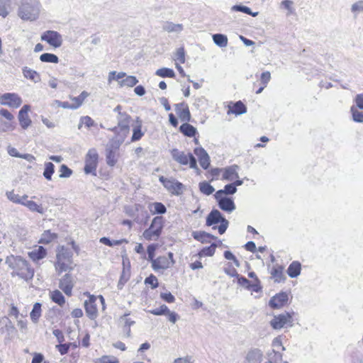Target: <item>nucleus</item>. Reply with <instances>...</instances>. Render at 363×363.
<instances>
[{"label":"nucleus","instance_id":"nucleus-1","mask_svg":"<svg viewBox=\"0 0 363 363\" xmlns=\"http://www.w3.org/2000/svg\"><path fill=\"white\" fill-rule=\"evenodd\" d=\"M6 263L13 269L12 277L18 276L25 281L31 280L34 276V269L28 262L20 256L10 255L6 257Z\"/></svg>","mask_w":363,"mask_h":363},{"label":"nucleus","instance_id":"nucleus-2","mask_svg":"<svg viewBox=\"0 0 363 363\" xmlns=\"http://www.w3.org/2000/svg\"><path fill=\"white\" fill-rule=\"evenodd\" d=\"M41 9L39 0H20L17 13L23 21H35L39 18Z\"/></svg>","mask_w":363,"mask_h":363},{"label":"nucleus","instance_id":"nucleus-3","mask_svg":"<svg viewBox=\"0 0 363 363\" xmlns=\"http://www.w3.org/2000/svg\"><path fill=\"white\" fill-rule=\"evenodd\" d=\"M163 227V218L156 216L152 219L150 226L143 232V237L146 240H157L162 233Z\"/></svg>","mask_w":363,"mask_h":363},{"label":"nucleus","instance_id":"nucleus-4","mask_svg":"<svg viewBox=\"0 0 363 363\" xmlns=\"http://www.w3.org/2000/svg\"><path fill=\"white\" fill-rule=\"evenodd\" d=\"M218 223H220V225L218 227L213 226V229L217 228L218 233L222 235L226 231L229 222L222 216L218 210L213 209L210 212L206 218V225L208 226H212Z\"/></svg>","mask_w":363,"mask_h":363},{"label":"nucleus","instance_id":"nucleus-5","mask_svg":"<svg viewBox=\"0 0 363 363\" xmlns=\"http://www.w3.org/2000/svg\"><path fill=\"white\" fill-rule=\"evenodd\" d=\"M98 158L99 155L96 150L91 149L88 151L86 155L85 166L84 168L86 174L96 176Z\"/></svg>","mask_w":363,"mask_h":363},{"label":"nucleus","instance_id":"nucleus-6","mask_svg":"<svg viewBox=\"0 0 363 363\" xmlns=\"http://www.w3.org/2000/svg\"><path fill=\"white\" fill-rule=\"evenodd\" d=\"M16 125L13 115L7 109L0 110V132L12 131Z\"/></svg>","mask_w":363,"mask_h":363},{"label":"nucleus","instance_id":"nucleus-7","mask_svg":"<svg viewBox=\"0 0 363 363\" xmlns=\"http://www.w3.org/2000/svg\"><path fill=\"white\" fill-rule=\"evenodd\" d=\"M23 103L21 97L16 93H4L0 94V104L11 108H18Z\"/></svg>","mask_w":363,"mask_h":363},{"label":"nucleus","instance_id":"nucleus-8","mask_svg":"<svg viewBox=\"0 0 363 363\" xmlns=\"http://www.w3.org/2000/svg\"><path fill=\"white\" fill-rule=\"evenodd\" d=\"M270 325L274 330H280L283 328L291 327L293 325V318L289 313H284L274 315L270 321Z\"/></svg>","mask_w":363,"mask_h":363},{"label":"nucleus","instance_id":"nucleus-9","mask_svg":"<svg viewBox=\"0 0 363 363\" xmlns=\"http://www.w3.org/2000/svg\"><path fill=\"white\" fill-rule=\"evenodd\" d=\"M173 159L181 164H189L192 169H196V160L195 157L191 154H185L184 152H180L177 149H173L171 152Z\"/></svg>","mask_w":363,"mask_h":363},{"label":"nucleus","instance_id":"nucleus-10","mask_svg":"<svg viewBox=\"0 0 363 363\" xmlns=\"http://www.w3.org/2000/svg\"><path fill=\"white\" fill-rule=\"evenodd\" d=\"M160 181L162 183L165 189L172 194L177 196L181 195L184 190L183 184L175 179H166L164 177H160Z\"/></svg>","mask_w":363,"mask_h":363},{"label":"nucleus","instance_id":"nucleus-11","mask_svg":"<svg viewBox=\"0 0 363 363\" xmlns=\"http://www.w3.org/2000/svg\"><path fill=\"white\" fill-rule=\"evenodd\" d=\"M42 41L48 43L50 46L60 48L63 42L62 36L55 30H46L40 36Z\"/></svg>","mask_w":363,"mask_h":363},{"label":"nucleus","instance_id":"nucleus-12","mask_svg":"<svg viewBox=\"0 0 363 363\" xmlns=\"http://www.w3.org/2000/svg\"><path fill=\"white\" fill-rule=\"evenodd\" d=\"M118 126L111 129L114 133H123V135H128L130 132V117L125 113L119 112L117 117Z\"/></svg>","mask_w":363,"mask_h":363},{"label":"nucleus","instance_id":"nucleus-13","mask_svg":"<svg viewBox=\"0 0 363 363\" xmlns=\"http://www.w3.org/2000/svg\"><path fill=\"white\" fill-rule=\"evenodd\" d=\"M30 110L29 105H24L18 112V118L20 125L23 129H27L31 124V120L28 116V111Z\"/></svg>","mask_w":363,"mask_h":363},{"label":"nucleus","instance_id":"nucleus-14","mask_svg":"<svg viewBox=\"0 0 363 363\" xmlns=\"http://www.w3.org/2000/svg\"><path fill=\"white\" fill-rule=\"evenodd\" d=\"M96 298L90 296L89 299L85 301L84 307L87 316L91 319H95L98 315V310L96 305Z\"/></svg>","mask_w":363,"mask_h":363},{"label":"nucleus","instance_id":"nucleus-15","mask_svg":"<svg viewBox=\"0 0 363 363\" xmlns=\"http://www.w3.org/2000/svg\"><path fill=\"white\" fill-rule=\"evenodd\" d=\"M238 169L239 167L236 164H233L225 168H223L222 179L232 182L235 179H238Z\"/></svg>","mask_w":363,"mask_h":363},{"label":"nucleus","instance_id":"nucleus-16","mask_svg":"<svg viewBox=\"0 0 363 363\" xmlns=\"http://www.w3.org/2000/svg\"><path fill=\"white\" fill-rule=\"evenodd\" d=\"M176 113L181 121L189 122L191 119V114L189 106L185 103H179L174 105Z\"/></svg>","mask_w":363,"mask_h":363},{"label":"nucleus","instance_id":"nucleus-17","mask_svg":"<svg viewBox=\"0 0 363 363\" xmlns=\"http://www.w3.org/2000/svg\"><path fill=\"white\" fill-rule=\"evenodd\" d=\"M288 301V294L285 292L274 296L269 301V305L272 308H280Z\"/></svg>","mask_w":363,"mask_h":363},{"label":"nucleus","instance_id":"nucleus-18","mask_svg":"<svg viewBox=\"0 0 363 363\" xmlns=\"http://www.w3.org/2000/svg\"><path fill=\"white\" fill-rule=\"evenodd\" d=\"M215 199L218 203L219 208L223 211L231 213L235 209V205L231 199L223 196L215 197Z\"/></svg>","mask_w":363,"mask_h":363},{"label":"nucleus","instance_id":"nucleus-19","mask_svg":"<svg viewBox=\"0 0 363 363\" xmlns=\"http://www.w3.org/2000/svg\"><path fill=\"white\" fill-rule=\"evenodd\" d=\"M60 288L64 291L67 296H71L72 291L74 286L73 279L69 274H66L60 280Z\"/></svg>","mask_w":363,"mask_h":363},{"label":"nucleus","instance_id":"nucleus-20","mask_svg":"<svg viewBox=\"0 0 363 363\" xmlns=\"http://www.w3.org/2000/svg\"><path fill=\"white\" fill-rule=\"evenodd\" d=\"M28 255L33 262H38L46 257L47 250L43 246H35Z\"/></svg>","mask_w":363,"mask_h":363},{"label":"nucleus","instance_id":"nucleus-21","mask_svg":"<svg viewBox=\"0 0 363 363\" xmlns=\"http://www.w3.org/2000/svg\"><path fill=\"white\" fill-rule=\"evenodd\" d=\"M194 154L197 156L200 165L206 169L210 165V157L203 147H197L194 150Z\"/></svg>","mask_w":363,"mask_h":363},{"label":"nucleus","instance_id":"nucleus-22","mask_svg":"<svg viewBox=\"0 0 363 363\" xmlns=\"http://www.w3.org/2000/svg\"><path fill=\"white\" fill-rule=\"evenodd\" d=\"M172 266V262L165 256H161L152 259V267L155 271L167 269Z\"/></svg>","mask_w":363,"mask_h":363},{"label":"nucleus","instance_id":"nucleus-23","mask_svg":"<svg viewBox=\"0 0 363 363\" xmlns=\"http://www.w3.org/2000/svg\"><path fill=\"white\" fill-rule=\"evenodd\" d=\"M129 315L130 313H125L118 320V323L123 328V332L126 333L127 337H130V327L135 323Z\"/></svg>","mask_w":363,"mask_h":363},{"label":"nucleus","instance_id":"nucleus-24","mask_svg":"<svg viewBox=\"0 0 363 363\" xmlns=\"http://www.w3.org/2000/svg\"><path fill=\"white\" fill-rule=\"evenodd\" d=\"M72 261L64 260L61 259H57L55 267L58 274L67 271H71L73 269L72 266Z\"/></svg>","mask_w":363,"mask_h":363},{"label":"nucleus","instance_id":"nucleus-25","mask_svg":"<svg viewBox=\"0 0 363 363\" xmlns=\"http://www.w3.org/2000/svg\"><path fill=\"white\" fill-rule=\"evenodd\" d=\"M22 206L28 208L32 212H37L40 214L45 213V208L41 204H38L33 201L26 199L23 201Z\"/></svg>","mask_w":363,"mask_h":363},{"label":"nucleus","instance_id":"nucleus-26","mask_svg":"<svg viewBox=\"0 0 363 363\" xmlns=\"http://www.w3.org/2000/svg\"><path fill=\"white\" fill-rule=\"evenodd\" d=\"M22 72L25 78L31 80L34 83H38L40 81V74L28 67H24L22 69Z\"/></svg>","mask_w":363,"mask_h":363},{"label":"nucleus","instance_id":"nucleus-27","mask_svg":"<svg viewBox=\"0 0 363 363\" xmlns=\"http://www.w3.org/2000/svg\"><path fill=\"white\" fill-rule=\"evenodd\" d=\"M262 353L259 350H253L248 352L246 357V363H261Z\"/></svg>","mask_w":363,"mask_h":363},{"label":"nucleus","instance_id":"nucleus-28","mask_svg":"<svg viewBox=\"0 0 363 363\" xmlns=\"http://www.w3.org/2000/svg\"><path fill=\"white\" fill-rule=\"evenodd\" d=\"M301 264L298 261H293L287 269V274L291 278H296L300 275Z\"/></svg>","mask_w":363,"mask_h":363},{"label":"nucleus","instance_id":"nucleus-29","mask_svg":"<svg viewBox=\"0 0 363 363\" xmlns=\"http://www.w3.org/2000/svg\"><path fill=\"white\" fill-rule=\"evenodd\" d=\"M6 198L13 203L16 204H23L24 200L28 199V195L24 194L23 196H20L17 194H15L14 191H8L6 192Z\"/></svg>","mask_w":363,"mask_h":363},{"label":"nucleus","instance_id":"nucleus-30","mask_svg":"<svg viewBox=\"0 0 363 363\" xmlns=\"http://www.w3.org/2000/svg\"><path fill=\"white\" fill-rule=\"evenodd\" d=\"M116 136L113 138L107 147L116 151L121 146V145L125 141V139L128 135H123V133H116Z\"/></svg>","mask_w":363,"mask_h":363},{"label":"nucleus","instance_id":"nucleus-31","mask_svg":"<svg viewBox=\"0 0 363 363\" xmlns=\"http://www.w3.org/2000/svg\"><path fill=\"white\" fill-rule=\"evenodd\" d=\"M273 352L279 358H282L281 352L285 350V347L282 345L281 338L280 336L275 337L272 343Z\"/></svg>","mask_w":363,"mask_h":363},{"label":"nucleus","instance_id":"nucleus-32","mask_svg":"<svg viewBox=\"0 0 363 363\" xmlns=\"http://www.w3.org/2000/svg\"><path fill=\"white\" fill-rule=\"evenodd\" d=\"M12 0H0V16L6 18L11 11Z\"/></svg>","mask_w":363,"mask_h":363},{"label":"nucleus","instance_id":"nucleus-33","mask_svg":"<svg viewBox=\"0 0 363 363\" xmlns=\"http://www.w3.org/2000/svg\"><path fill=\"white\" fill-rule=\"evenodd\" d=\"M213 43L220 48H225L228 45V37L221 33H216L212 35Z\"/></svg>","mask_w":363,"mask_h":363},{"label":"nucleus","instance_id":"nucleus-34","mask_svg":"<svg viewBox=\"0 0 363 363\" xmlns=\"http://www.w3.org/2000/svg\"><path fill=\"white\" fill-rule=\"evenodd\" d=\"M229 108L230 110L228 111V113H232L235 115H241L247 112V108L241 101L235 102L232 108L230 107Z\"/></svg>","mask_w":363,"mask_h":363},{"label":"nucleus","instance_id":"nucleus-35","mask_svg":"<svg viewBox=\"0 0 363 363\" xmlns=\"http://www.w3.org/2000/svg\"><path fill=\"white\" fill-rule=\"evenodd\" d=\"M163 30L168 33H180L183 30V26L180 23L166 22L162 27Z\"/></svg>","mask_w":363,"mask_h":363},{"label":"nucleus","instance_id":"nucleus-36","mask_svg":"<svg viewBox=\"0 0 363 363\" xmlns=\"http://www.w3.org/2000/svg\"><path fill=\"white\" fill-rule=\"evenodd\" d=\"M237 191V188L234 186V184L233 183L226 184L224 186L223 189L218 190L214 194L215 197H219L220 196H223L225 194L226 195H232L235 194Z\"/></svg>","mask_w":363,"mask_h":363},{"label":"nucleus","instance_id":"nucleus-37","mask_svg":"<svg viewBox=\"0 0 363 363\" xmlns=\"http://www.w3.org/2000/svg\"><path fill=\"white\" fill-rule=\"evenodd\" d=\"M57 238V235L56 233H52L50 230H45L41 235V237L39 240V243L49 244Z\"/></svg>","mask_w":363,"mask_h":363},{"label":"nucleus","instance_id":"nucleus-38","mask_svg":"<svg viewBox=\"0 0 363 363\" xmlns=\"http://www.w3.org/2000/svg\"><path fill=\"white\" fill-rule=\"evenodd\" d=\"M72 252L67 248L65 247H61L59 248L56 259H61L64 260L72 261Z\"/></svg>","mask_w":363,"mask_h":363},{"label":"nucleus","instance_id":"nucleus-39","mask_svg":"<svg viewBox=\"0 0 363 363\" xmlns=\"http://www.w3.org/2000/svg\"><path fill=\"white\" fill-rule=\"evenodd\" d=\"M180 131L186 136L193 137L196 133V129L187 122H185L179 128Z\"/></svg>","mask_w":363,"mask_h":363},{"label":"nucleus","instance_id":"nucleus-40","mask_svg":"<svg viewBox=\"0 0 363 363\" xmlns=\"http://www.w3.org/2000/svg\"><path fill=\"white\" fill-rule=\"evenodd\" d=\"M138 82V80L137 78L134 76H125L123 79L121 81H119V86L121 87L127 86V87H133Z\"/></svg>","mask_w":363,"mask_h":363},{"label":"nucleus","instance_id":"nucleus-41","mask_svg":"<svg viewBox=\"0 0 363 363\" xmlns=\"http://www.w3.org/2000/svg\"><path fill=\"white\" fill-rule=\"evenodd\" d=\"M50 298L53 302L57 303L60 306L64 305L65 303V299L64 296L58 290H55V291L50 292Z\"/></svg>","mask_w":363,"mask_h":363},{"label":"nucleus","instance_id":"nucleus-42","mask_svg":"<svg viewBox=\"0 0 363 363\" xmlns=\"http://www.w3.org/2000/svg\"><path fill=\"white\" fill-rule=\"evenodd\" d=\"M83 125H84L87 128H90L96 126V123L90 116H85L80 118L78 129H81Z\"/></svg>","mask_w":363,"mask_h":363},{"label":"nucleus","instance_id":"nucleus-43","mask_svg":"<svg viewBox=\"0 0 363 363\" xmlns=\"http://www.w3.org/2000/svg\"><path fill=\"white\" fill-rule=\"evenodd\" d=\"M231 11H240L253 17H256L258 15V12H252L250 8L242 6V5H234L230 8Z\"/></svg>","mask_w":363,"mask_h":363},{"label":"nucleus","instance_id":"nucleus-44","mask_svg":"<svg viewBox=\"0 0 363 363\" xmlns=\"http://www.w3.org/2000/svg\"><path fill=\"white\" fill-rule=\"evenodd\" d=\"M44 166L43 177L47 180L50 181L52 180V176L55 172V165L52 162H48L45 163Z\"/></svg>","mask_w":363,"mask_h":363},{"label":"nucleus","instance_id":"nucleus-45","mask_svg":"<svg viewBox=\"0 0 363 363\" xmlns=\"http://www.w3.org/2000/svg\"><path fill=\"white\" fill-rule=\"evenodd\" d=\"M41 315V304L35 303L30 313V318L33 323H37Z\"/></svg>","mask_w":363,"mask_h":363},{"label":"nucleus","instance_id":"nucleus-46","mask_svg":"<svg viewBox=\"0 0 363 363\" xmlns=\"http://www.w3.org/2000/svg\"><path fill=\"white\" fill-rule=\"evenodd\" d=\"M106 162L110 167H113L117 162L116 151L110 147L106 148Z\"/></svg>","mask_w":363,"mask_h":363},{"label":"nucleus","instance_id":"nucleus-47","mask_svg":"<svg viewBox=\"0 0 363 363\" xmlns=\"http://www.w3.org/2000/svg\"><path fill=\"white\" fill-rule=\"evenodd\" d=\"M150 206V210L153 214H164L167 211L165 206L160 202H155Z\"/></svg>","mask_w":363,"mask_h":363},{"label":"nucleus","instance_id":"nucleus-48","mask_svg":"<svg viewBox=\"0 0 363 363\" xmlns=\"http://www.w3.org/2000/svg\"><path fill=\"white\" fill-rule=\"evenodd\" d=\"M200 191L205 195H211L215 191V189L207 182H200L199 184Z\"/></svg>","mask_w":363,"mask_h":363},{"label":"nucleus","instance_id":"nucleus-49","mask_svg":"<svg viewBox=\"0 0 363 363\" xmlns=\"http://www.w3.org/2000/svg\"><path fill=\"white\" fill-rule=\"evenodd\" d=\"M125 76L126 74L123 72L117 73L116 71H111L108 73V82L111 84L113 81H117L119 83V81L123 79Z\"/></svg>","mask_w":363,"mask_h":363},{"label":"nucleus","instance_id":"nucleus-50","mask_svg":"<svg viewBox=\"0 0 363 363\" xmlns=\"http://www.w3.org/2000/svg\"><path fill=\"white\" fill-rule=\"evenodd\" d=\"M155 74L161 77L174 78L175 77L174 70L167 67L158 69L156 71Z\"/></svg>","mask_w":363,"mask_h":363},{"label":"nucleus","instance_id":"nucleus-51","mask_svg":"<svg viewBox=\"0 0 363 363\" xmlns=\"http://www.w3.org/2000/svg\"><path fill=\"white\" fill-rule=\"evenodd\" d=\"M40 60L43 62L58 63V57L52 53H43L40 56Z\"/></svg>","mask_w":363,"mask_h":363},{"label":"nucleus","instance_id":"nucleus-52","mask_svg":"<svg viewBox=\"0 0 363 363\" xmlns=\"http://www.w3.org/2000/svg\"><path fill=\"white\" fill-rule=\"evenodd\" d=\"M144 135V133L142 131V125L141 124L136 125L133 127V135L131 138V141L135 142L141 139V138Z\"/></svg>","mask_w":363,"mask_h":363},{"label":"nucleus","instance_id":"nucleus-53","mask_svg":"<svg viewBox=\"0 0 363 363\" xmlns=\"http://www.w3.org/2000/svg\"><path fill=\"white\" fill-rule=\"evenodd\" d=\"M99 242L104 245L112 247L114 245H121L123 242H128V241L125 239L122 240H111L109 238L106 237H103L100 238Z\"/></svg>","mask_w":363,"mask_h":363},{"label":"nucleus","instance_id":"nucleus-54","mask_svg":"<svg viewBox=\"0 0 363 363\" xmlns=\"http://www.w3.org/2000/svg\"><path fill=\"white\" fill-rule=\"evenodd\" d=\"M272 277L274 279L275 281L279 282L284 279L283 267H278L272 269L271 272Z\"/></svg>","mask_w":363,"mask_h":363},{"label":"nucleus","instance_id":"nucleus-55","mask_svg":"<svg viewBox=\"0 0 363 363\" xmlns=\"http://www.w3.org/2000/svg\"><path fill=\"white\" fill-rule=\"evenodd\" d=\"M350 112L352 113L353 121L357 123L363 122V113L359 111L357 107L352 106L350 108Z\"/></svg>","mask_w":363,"mask_h":363},{"label":"nucleus","instance_id":"nucleus-56","mask_svg":"<svg viewBox=\"0 0 363 363\" xmlns=\"http://www.w3.org/2000/svg\"><path fill=\"white\" fill-rule=\"evenodd\" d=\"M174 60L175 62L180 64L185 62V52L183 48H179L177 50L174 57Z\"/></svg>","mask_w":363,"mask_h":363},{"label":"nucleus","instance_id":"nucleus-57","mask_svg":"<svg viewBox=\"0 0 363 363\" xmlns=\"http://www.w3.org/2000/svg\"><path fill=\"white\" fill-rule=\"evenodd\" d=\"M72 174V170L66 164H62L60 168V178H69Z\"/></svg>","mask_w":363,"mask_h":363},{"label":"nucleus","instance_id":"nucleus-58","mask_svg":"<svg viewBox=\"0 0 363 363\" xmlns=\"http://www.w3.org/2000/svg\"><path fill=\"white\" fill-rule=\"evenodd\" d=\"M168 312H169V308L164 304L162 305L159 308L149 311V313H150L151 314H153L155 315H166L167 313H168Z\"/></svg>","mask_w":363,"mask_h":363},{"label":"nucleus","instance_id":"nucleus-59","mask_svg":"<svg viewBox=\"0 0 363 363\" xmlns=\"http://www.w3.org/2000/svg\"><path fill=\"white\" fill-rule=\"evenodd\" d=\"M223 256L227 260L233 261L237 267H240V262L230 251H225L223 253Z\"/></svg>","mask_w":363,"mask_h":363},{"label":"nucleus","instance_id":"nucleus-60","mask_svg":"<svg viewBox=\"0 0 363 363\" xmlns=\"http://www.w3.org/2000/svg\"><path fill=\"white\" fill-rule=\"evenodd\" d=\"M99 362V363H118L119 360L116 357L105 355L101 357Z\"/></svg>","mask_w":363,"mask_h":363},{"label":"nucleus","instance_id":"nucleus-61","mask_svg":"<svg viewBox=\"0 0 363 363\" xmlns=\"http://www.w3.org/2000/svg\"><path fill=\"white\" fill-rule=\"evenodd\" d=\"M216 248V245L212 244L208 247H204L202 250L201 253H202V255H203L205 256H209V257L213 256L215 253Z\"/></svg>","mask_w":363,"mask_h":363},{"label":"nucleus","instance_id":"nucleus-62","mask_svg":"<svg viewBox=\"0 0 363 363\" xmlns=\"http://www.w3.org/2000/svg\"><path fill=\"white\" fill-rule=\"evenodd\" d=\"M145 283L146 284L151 285L152 289H155L158 286L157 279L154 275H150L148 277H147L145 280Z\"/></svg>","mask_w":363,"mask_h":363},{"label":"nucleus","instance_id":"nucleus-63","mask_svg":"<svg viewBox=\"0 0 363 363\" xmlns=\"http://www.w3.org/2000/svg\"><path fill=\"white\" fill-rule=\"evenodd\" d=\"M354 101L356 104L355 107L363 111V94L356 95Z\"/></svg>","mask_w":363,"mask_h":363},{"label":"nucleus","instance_id":"nucleus-64","mask_svg":"<svg viewBox=\"0 0 363 363\" xmlns=\"http://www.w3.org/2000/svg\"><path fill=\"white\" fill-rule=\"evenodd\" d=\"M172 363H194V360L191 356L187 355L175 359Z\"/></svg>","mask_w":363,"mask_h":363}]
</instances>
